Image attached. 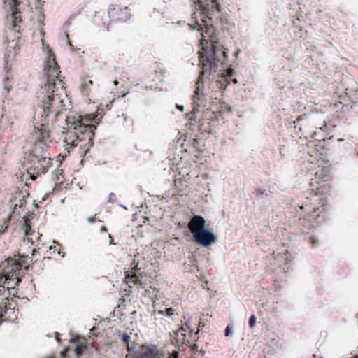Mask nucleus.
I'll list each match as a JSON object with an SVG mask.
<instances>
[{
    "label": "nucleus",
    "instance_id": "obj_1",
    "mask_svg": "<svg viewBox=\"0 0 358 358\" xmlns=\"http://www.w3.org/2000/svg\"><path fill=\"white\" fill-rule=\"evenodd\" d=\"M49 57L44 67L46 81L41 85L36 92L41 118L36 122L30 138L33 142V152H45L51 142L50 124L57 120L64 105L59 92L65 89L64 83L61 78L60 70L54 55Z\"/></svg>",
    "mask_w": 358,
    "mask_h": 358
},
{
    "label": "nucleus",
    "instance_id": "obj_2",
    "mask_svg": "<svg viewBox=\"0 0 358 358\" xmlns=\"http://www.w3.org/2000/svg\"><path fill=\"white\" fill-rule=\"evenodd\" d=\"M202 11L201 22L198 20L196 12L192 14L191 23L189 25L193 29L201 31V44L203 46L202 51L199 52V62L202 66V71L196 83V90L193 95L194 110L200 106V101L204 96L203 92V76L208 71L216 72L219 64L224 62L227 54L223 47L214 41L215 28L209 24L206 18L210 19V15L214 11H220V5L217 0H197Z\"/></svg>",
    "mask_w": 358,
    "mask_h": 358
},
{
    "label": "nucleus",
    "instance_id": "obj_3",
    "mask_svg": "<svg viewBox=\"0 0 358 358\" xmlns=\"http://www.w3.org/2000/svg\"><path fill=\"white\" fill-rule=\"evenodd\" d=\"M314 178L311 179L310 185L318 186L313 187L308 195L298 205L301 213H299V223L303 227L315 228L324 220L328 206L326 192L329 186L325 184L329 178V170L324 167H318Z\"/></svg>",
    "mask_w": 358,
    "mask_h": 358
},
{
    "label": "nucleus",
    "instance_id": "obj_4",
    "mask_svg": "<svg viewBox=\"0 0 358 358\" xmlns=\"http://www.w3.org/2000/svg\"><path fill=\"white\" fill-rule=\"evenodd\" d=\"M97 116L94 114L83 116L76 113H71L66 117V122L69 127L77 131L80 147L85 148L84 156H86L90 148L94 144V130L100 121V119H97Z\"/></svg>",
    "mask_w": 358,
    "mask_h": 358
},
{
    "label": "nucleus",
    "instance_id": "obj_5",
    "mask_svg": "<svg viewBox=\"0 0 358 358\" xmlns=\"http://www.w3.org/2000/svg\"><path fill=\"white\" fill-rule=\"evenodd\" d=\"M174 339L176 344L171 342L163 348L161 351H158V358H179V346L182 345H188L192 343L193 330L185 324L176 331L174 332Z\"/></svg>",
    "mask_w": 358,
    "mask_h": 358
},
{
    "label": "nucleus",
    "instance_id": "obj_6",
    "mask_svg": "<svg viewBox=\"0 0 358 358\" xmlns=\"http://www.w3.org/2000/svg\"><path fill=\"white\" fill-rule=\"evenodd\" d=\"M20 257L18 262L13 259H8L3 268V283L7 285L8 289H13L21 281L22 268L27 269L29 267V263L25 260L21 259Z\"/></svg>",
    "mask_w": 358,
    "mask_h": 358
},
{
    "label": "nucleus",
    "instance_id": "obj_7",
    "mask_svg": "<svg viewBox=\"0 0 358 358\" xmlns=\"http://www.w3.org/2000/svg\"><path fill=\"white\" fill-rule=\"evenodd\" d=\"M31 166L29 169L30 178L35 180L37 176L45 174L52 166V159L46 155L45 151L33 152L31 153Z\"/></svg>",
    "mask_w": 358,
    "mask_h": 358
},
{
    "label": "nucleus",
    "instance_id": "obj_8",
    "mask_svg": "<svg viewBox=\"0 0 358 358\" xmlns=\"http://www.w3.org/2000/svg\"><path fill=\"white\" fill-rule=\"evenodd\" d=\"M15 302L8 297L0 303V322L14 321L17 318L18 309L15 308Z\"/></svg>",
    "mask_w": 358,
    "mask_h": 358
},
{
    "label": "nucleus",
    "instance_id": "obj_9",
    "mask_svg": "<svg viewBox=\"0 0 358 358\" xmlns=\"http://www.w3.org/2000/svg\"><path fill=\"white\" fill-rule=\"evenodd\" d=\"M111 22H124L131 17L130 9L119 4L111 5L108 10Z\"/></svg>",
    "mask_w": 358,
    "mask_h": 358
},
{
    "label": "nucleus",
    "instance_id": "obj_10",
    "mask_svg": "<svg viewBox=\"0 0 358 358\" xmlns=\"http://www.w3.org/2000/svg\"><path fill=\"white\" fill-rule=\"evenodd\" d=\"M139 270L138 265L134 262L131 265V269L125 272L124 282L128 285L129 288L136 287L137 289L143 287L141 279L137 271Z\"/></svg>",
    "mask_w": 358,
    "mask_h": 358
},
{
    "label": "nucleus",
    "instance_id": "obj_11",
    "mask_svg": "<svg viewBox=\"0 0 358 358\" xmlns=\"http://www.w3.org/2000/svg\"><path fill=\"white\" fill-rule=\"evenodd\" d=\"M194 240L198 244L208 247L213 244L216 240V236L208 228L194 234Z\"/></svg>",
    "mask_w": 358,
    "mask_h": 358
},
{
    "label": "nucleus",
    "instance_id": "obj_12",
    "mask_svg": "<svg viewBox=\"0 0 358 358\" xmlns=\"http://www.w3.org/2000/svg\"><path fill=\"white\" fill-rule=\"evenodd\" d=\"M308 152L310 156L319 157L324 155L327 152L326 141L322 140H310L307 143Z\"/></svg>",
    "mask_w": 358,
    "mask_h": 358
},
{
    "label": "nucleus",
    "instance_id": "obj_13",
    "mask_svg": "<svg viewBox=\"0 0 358 358\" xmlns=\"http://www.w3.org/2000/svg\"><path fill=\"white\" fill-rule=\"evenodd\" d=\"M127 358H157V350L155 346L143 345L139 350L129 352Z\"/></svg>",
    "mask_w": 358,
    "mask_h": 358
},
{
    "label": "nucleus",
    "instance_id": "obj_14",
    "mask_svg": "<svg viewBox=\"0 0 358 358\" xmlns=\"http://www.w3.org/2000/svg\"><path fill=\"white\" fill-rule=\"evenodd\" d=\"M205 225V219L201 215H195L189 222L188 227L194 236L198 231L206 229Z\"/></svg>",
    "mask_w": 358,
    "mask_h": 358
},
{
    "label": "nucleus",
    "instance_id": "obj_15",
    "mask_svg": "<svg viewBox=\"0 0 358 358\" xmlns=\"http://www.w3.org/2000/svg\"><path fill=\"white\" fill-rule=\"evenodd\" d=\"M71 129L66 132L64 142L66 143V145H70L71 147L77 146L79 143L77 131L73 128Z\"/></svg>",
    "mask_w": 358,
    "mask_h": 358
},
{
    "label": "nucleus",
    "instance_id": "obj_16",
    "mask_svg": "<svg viewBox=\"0 0 358 358\" xmlns=\"http://www.w3.org/2000/svg\"><path fill=\"white\" fill-rule=\"evenodd\" d=\"M234 75V71L232 69L229 68L224 71V73H223L222 76L221 80H220V83L222 84V85H224V88L230 83L231 81H232L234 84L238 83L236 78H233Z\"/></svg>",
    "mask_w": 358,
    "mask_h": 358
},
{
    "label": "nucleus",
    "instance_id": "obj_17",
    "mask_svg": "<svg viewBox=\"0 0 358 358\" xmlns=\"http://www.w3.org/2000/svg\"><path fill=\"white\" fill-rule=\"evenodd\" d=\"M92 85H93V81L91 79L88 77L83 78L81 84L82 92L85 94H88Z\"/></svg>",
    "mask_w": 358,
    "mask_h": 358
},
{
    "label": "nucleus",
    "instance_id": "obj_18",
    "mask_svg": "<svg viewBox=\"0 0 358 358\" xmlns=\"http://www.w3.org/2000/svg\"><path fill=\"white\" fill-rule=\"evenodd\" d=\"M3 278H0V299L3 301V299L8 297V291L10 289L7 287V285L6 286L3 283Z\"/></svg>",
    "mask_w": 358,
    "mask_h": 358
},
{
    "label": "nucleus",
    "instance_id": "obj_19",
    "mask_svg": "<svg viewBox=\"0 0 358 358\" xmlns=\"http://www.w3.org/2000/svg\"><path fill=\"white\" fill-rule=\"evenodd\" d=\"M24 231H25L26 236H27L31 235V234L33 232L31 230L30 220L27 217H24Z\"/></svg>",
    "mask_w": 358,
    "mask_h": 358
},
{
    "label": "nucleus",
    "instance_id": "obj_20",
    "mask_svg": "<svg viewBox=\"0 0 358 358\" xmlns=\"http://www.w3.org/2000/svg\"><path fill=\"white\" fill-rule=\"evenodd\" d=\"M87 346L84 344L80 343L78 344L75 348V353L77 355L78 358H79L83 353L84 350H86Z\"/></svg>",
    "mask_w": 358,
    "mask_h": 358
},
{
    "label": "nucleus",
    "instance_id": "obj_21",
    "mask_svg": "<svg viewBox=\"0 0 358 358\" xmlns=\"http://www.w3.org/2000/svg\"><path fill=\"white\" fill-rule=\"evenodd\" d=\"M130 339V336L127 333H123L122 335H121V340L123 343H124L126 345H127V350L129 351V352H131V347L129 346V341Z\"/></svg>",
    "mask_w": 358,
    "mask_h": 358
},
{
    "label": "nucleus",
    "instance_id": "obj_22",
    "mask_svg": "<svg viewBox=\"0 0 358 358\" xmlns=\"http://www.w3.org/2000/svg\"><path fill=\"white\" fill-rule=\"evenodd\" d=\"M176 310L173 308H166L165 310H159L158 313L171 317L174 315Z\"/></svg>",
    "mask_w": 358,
    "mask_h": 358
},
{
    "label": "nucleus",
    "instance_id": "obj_23",
    "mask_svg": "<svg viewBox=\"0 0 358 358\" xmlns=\"http://www.w3.org/2000/svg\"><path fill=\"white\" fill-rule=\"evenodd\" d=\"M256 317L254 314H252L250 318H249V321H248V324H249V327L250 328H254L256 325Z\"/></svg>",
    "mask_w": 358,
    "mask_h": 358
},
{
    "label": "nucleus",
    "instance_id": "obj_24",
    "mask_svg": "<svg viewBox=\"0 0 358 358\" xmlns=\"http://www.w3.org/2000/svg\"><path fill=\"white\" fill-rule=\"evenodd\" d=\"M108 202L111 203H115L117 202V198L115 194L111 192L108 195Z\"/></svg>",
    "mask_w": 358,
    "mask_h": 358
},
{
    "label": "nucleus",
    "instance_id": "obj_25",
    "mask_svg": "<svg viewBox=\"0 0 358 358\" xmlns=\"http://www.w3.org/2000/svg\"><path fill=\"white\" fill-rule=\"evenodd\" d=\"M254 194L257 197H260L262 195H264L266 194V190L265 189H256L255 191H254Z\"/></svg>",
    "mask_w": 358,
    "mask_h": 358
},
{
    "label": "nucleus",
    "instance_id": "obj_26",
    "mask_svg": "<svg viewBox=\"0 0 358 358\" xmlns=\"http://www.w3.org/2000/svg\"><path fill=\"white\" fill-rule=\"evenodd\" d=\"M122 292H123L122 296H129L131 292V291L130 289H124Z\"/></svg>",
    "mask_w": 358,
    "mask_h": 358
},
{
    "label": "nucleus",
    "instance_id": "obj_27",
    "mask_svg": "<svg viewBox=\"0 0 358 358\" xmlns=\"http://www.w3.org/2000/svg\"><path fill=\"white\" fill-rule=\"evenodd\" d=\"M69 350V348H66L65 349H64L62 352H61V356L64 358L66 355V353Z\"/></svg>",
    "mask_w": 358,
    "mask_h": 358
},
{
    "label": "nucleus",
    "instance_id": "obj_28",
    "mask_svg": "<svg viewBox=\"0 0 358 358\" xmlns=\"http://www.w3.org/2000/svg\"><path fill=\"white\" fill-rule=\"evenodd\" d=\"M13 17L17 20V19L19 17L20 18V13H17V12H13Z\"/></svg>",
    "mask_w": 358,
    "mask_h": 358
},
{
    "label": "nucleus",
    "instance_id": "obj_29",
    "mask_svg": "<svg viewBox=\"0 0 358 358\" xmlns=\"http://www.w3.org/2000/svg\"><path fill=\"white\" fill-rule=\"evenodd\" d=\"M230 333H231L230 328H229V326H227L226 329H225V336H229L230 335Z\"/></svg>",
    "mask_w": 358,
    "mask_h": 358
},
{
    "label": "nucleus",
    "instance_id": "obj_30",
    "mask_svg": "<svg viewBox=\"0 0 358 358\" xmlns=\"http://www.w3.org/2000/svg\"><path fill=\"white\" fill-rule=\"evenodd\" d=\"M95 221V216H92V217H90L88 218V222H94Z\"/></svg>",
    "mask_w": 358,
    "mask_h": 358
},
{
    "label": "nucleus",
    "instance_id": "obj_31",
    "mask_svg": "<svg viewBox=\"0 0 358 358\" xmlns=\"http://www.w3.org/2000/svg\"><path fill=\"white\" fill-rule=\"evenodd\" d=\"M100 231L101 232H106L107 231V229L105 226H102L101 228H100Z\"/></svg>",
    "mask_w": 358,
    "mask_h": 358
},
{
    "label": "nucleus",
    "instance_id": "obj_32",
    "mask_svg": "<svg viewBox=\"0 0 358 358\" xmlns=\"http://www.w3.org/2000/svg\"><path fill=\"white\" fill-rule=\"evenodd\" d=\"M55 338H56V340H57V341L58 343H60V342H61V339H60V338H59V334H58V333H56V337H55Z\"/></svg>",
    "mask_w": 358,
    "mask_h": 358
},
{
    "label": "nucleus",
    "instance_id": "obj_33",
    "mask_svg": "<svg viewBox=\"0 0 358 358\" xmlns=\"http://www.w3.org/2000/svg\"><path fill=\"white\" fill-rule=\"evenodd\" d=\"M327 124L324 123V126L320 127V129L322 131H325V129H327Z\"/></svg>",
    "mask_w": 358,
    "mask_h": 358
},
{
    "label": "nucleus",
    "instance_id": "obj_34",
    "mask_svg": "<svg viewBox=\"0 0 358 358\" xmlns=\"http://www.w3.org/2000/svg\"><path fill=\"white\" fill-rule=\"evenodd\" d=\"M109 238H110V244H114L113 243V237L110 234L108 235Z\"/></svg>",
    "mask_w": 358,
    "mask_h": 358
},
{
    "label": "nucleus",
    "instance_id": "obj_35",
    "mask_svg": "<svg viewBox=\"0 0 358 358\" xmlns=\"http://www.w3.org/2000/svg\"><path fill=\"white\" fill-rule=\"evenodd\" d=\"M301 119H302V116H301V117H298V118L296 119V122H294V123H296V122L299 123V121H300Z\"/></svg>",
    "mask_w": 358,
    "mask_h": 358
},
{
    "label": "nucleus",
    "instance_id": "obj_36",
    "mask_svg": "<svg viewBox=\"0 0 358 358\" xmlns=\"http://www.w3.org/2000/svg\"><path fill=\"white\" fill-rule=\"evenodd\" d=\"M178 108L181 110H183V106H178Z\"/></svg>",
    "mask_w": 358,
    "mask_h": 358
},
{
    "label": "nucleus",
    "instance_id": "obj_37",
    "mask_svg": "<svg viewBox=\"0 0 358 358\" xmlns=\"http://www.w3.org/2000/svg\"><path fill=\"white\" fill-rule=\"evenodd\" d=\"M12 1H13V3H14L15 4H16V3H17V0H12Z\"/></svg>",
    "mask_w": 358,
    "mask_h": 358
},
{
    "label": "nucleus",
    "instance_id": "obj_38",
    "mask_svg": "<svg viewBox=\"0 0 358 358\" xmlns=\"http://www.w3.org/2000/svg\"><path fill=\"white\" fill-rule=\"evenodd\" d=\"M71 342H76V339H75V338H72V339L71 340Z\"/></svg>",
    "mask_w": 358,
    "mask_h": 358
},
{
    "label": "nucleus",
    "instance_id": "obj_39",
    "mask_svg": "<svg viewBox=\"0 0 358 358\" xmlns=\"http://www.w3.org/2000/svg\"><path fill=\"white\" fill-rule=\"evenodd\" d=\"M57 171H58V172H60V171H61V173H60V174H62V169L57 170Z\"/></svg>",
    "mask_w": 358,
    "mask_h": 358
}]
</instances>
